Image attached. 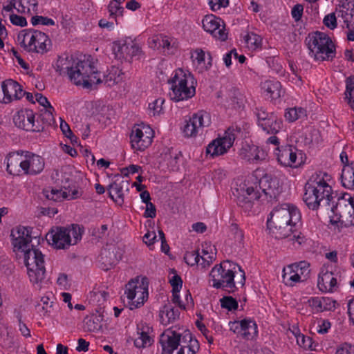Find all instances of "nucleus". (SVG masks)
<instances>
[{"instance_id":"nucleus-22","label":"nucleus","mask_w":354,"mask_h":354,"mask_svg":"<svg viewBox=\"0 0 354 354\" xmlns=\"http://www.w3.org/2000/svg\"><path fill=\"white\" fill-rule=\"evenodd\" d=\"M129 180L121 178L116 179L108 187L110 198L118 205H122L124 203V191L129 190Z\"/></svg>"},{"instance_id":"nucleus-59","label":"nucleus","mask_w":354,"mask_h":354,"mask_svg":"<svg viewBox=\"0 0 354 354\" xmlns=\"http://www.w3.org/2000/svg\"><path fill=\"white\" fill-rule=\"evenodd\" d=\"M228 4V0H209V5L213 11H217L221 8H225Z\"/></svg>"},{"instance_id":"nucleus-52","label":"nucleus","mask_w":354,"mask_h":354,"mask_svg":"<svg viewBox=\"0 0 354 354\" xmlns=\"http://www.w3.org/2000/svg\"><path fill=\"white\" fill-rule=\"evenodd\" d=\"M201 256L198 253V250L186 252L185 255V259L187 264L194 266L198 264L200 261Z\"/></svg>"},{"instance_id":"nucleus-28","label":"nucleus","mask_w":354,"mask_h":354,"mask_svg":"<svg viewBox=\"0 0 354 354\" xmlns=\"http://www.w3.org/2000/svg\"><path fill=\"white\" fill-rule=\"evenodd\" d=\"M310 307L317 313L335 308L336 301L329 297H312L308 299Z\"/></svg>"},{"instance_id":"nucleus-36","label":"nucleus","mask_w":354,"mask_h":354,"mask_svg":"<svg viewBox=\"0 0 354 354\" xmlns=\"http://www.w3.org/2000/svg\"><path fill=\"white\" fill-rule=\"evenodd\" d=\"M98 71L101 73L99 70ZM122 74V71L118 68H112L111 71L107 75H102V74H100L101 82H99V84L104 82L107 86H112L122 80V77H120ZM95 84H98V83Z\"/></svg>"},{"instance_id":"nucleus-13","label":"nucleus","mask_w":354,"mask_h":354,"mask_svg":"<svg viewBox=\"0 0 354 354\" xmlns=\"http://www.w3.org/2000/svg\"><path fill=\"white\" fill-rule=\"evenodd\" d=\"M32 228L30 227L17 226L12 230L11 237L15 251L24 250L31 247L30 243L33 239Z\"/></svg>"},{"instance_id":"nucleus-62","label":"nucleus","mask_w":354,"mask_h":354,"mask_svg":"<svg viewBox=\"0 0 354 354\" xmlns=\"http://www.w3.org/2000/svg\"><path fill=\"white\" fill-rule=\"evenodd\" d=\"M230 231L234 234V239L239 243H242L243 240V233L241 230H239L236 223H233L231 224Z\"/></svg>"},{"instance_id":"nucleus-63","label":"nucleus","mask_w":354,"mask_h":354,"mask_svg":"<svg viewBox=\"0 0 354 354\" xmlns=\"http://www.w3.org/2000/svg\"><path fill=\"white\" fill-rule=\"evenodd\" d=\"M10 20L12 24L21 27L25 26L27 24V21L25 17L15 14L10 15Z\"/></svg>"},{"instance_id":"nucleus-3","label":"nucleus","mask_w":354,"mask_h":354,"mask_svg":"<svg viewBox=\"0 0 354 354\" xmlns=\"http://www.w3.org/2000/svg\"><path fill=\"white\" fill-rule=\"evenodd\" d=\"M259 189L246 183H241L232 192L237 205L243 211L249 212L253 207L254 201L266 200L272 201L276 199L281 192L279 179L269 174H266L259 181Z\"/></svg>"},{"instance_id":"nucleus-45","label":"nucleus","mask_w":354,"mask_h":354,"mask_svg":"<svg viewBox=\"0 0 354 354\" xmlns=\"http://www.w3.org/2000/svg\"><path fill=\"white\" fill-rule=\"evenodd\" d=\"M345 99L351 108L354 109V77H349L346 79Z\"/></svg>"},{"instance_id":"nucleus-31","label":"nucleus","mask_w":354,"mask_h":354,"mask_svg":"<svg viewBox=\"0 0 354 354\" xmlns=\"http://www.w3.org/2000/svg\"><path fill=\"white\" fill-rule=\"evenodd\" d=\"M103 315L101 314H92L84 319V328L88 332H97L102 328L101 322Z\"/></svg>"},{"instance_id":"nucleus-40","label":"nucleus","mask_w":354,"mask_h":354,"mask_svg":"<svg viewBox=\"0 0 354 354\" xmlns=\"http://www.w3.org/2000/svg\"><path fill=\"white\" fill-rule=\"evenodd\" d=\"M292 268L295 269V272L298 274L300 281L306 280L310 275V263L303 261L299 263H292Z\"/></svg>"},{"instance_id":"nucleus-12","label":"nucleus","mask_w":354,"mask_h":354,"mask_svg":"<svg viewBox=\"0 0 354 354\" xmlns=\"http://www.w3.org/2000/svg\"><path fill=\"white\" fill-rule=\"evenodd\" d=\"M153 131L148 127L134 126L131 136V144L133 149L144 151L152 142Z\"/></svg>"},{"instance_id":"nucleus-5","label":"nucleus","mask_w":354,"mask_h":354,"mask_svg":"<svg viewBox=\"0 0 354 354\" xmlns=\"http://www.w3.org/2000/svg\"><path fill=\"white\" fill-rule=\"evenodd\" d=\"M82 239V230L77 225L71 227H54L46 236L47 242L54 248L65 250L75 245Z\"/></svg>"},{"instance_id":"nucleus-54","label":"nucleus","mask_w":354,"mask_h":354,"mask_svg":"<svg viewBox=\"0 0 354 354\" xmlns=\"http://www.w3.org/2000/svg\"><path fill=\"white\" fill-rule=\"evenodd\" d=\"M31 23L33 26H36L37 24H42L45 26L55 25V21L52 19L38 15L32 17Z\"/></svg>"},{"instance_id":"nucleus-50","label":"nucleus","mask_w":354,"mask_h":354,"mask_svg":"<svg viewBox=\"0 0 354 354\" xmlns=\"http://www.w3.org/2000/svg\"><path fill=\"white\" fill-rule=\"evenodd\" d=\"M108 10L111 17H114L117 15L122 16L124 8L121 6L120 3L112 0L108 6Z\"/></svg>"},{"instance_id":"nucleus-29","label":"nucleus","mask_w":354,"mask_h":354,"mask_svg":"<svg viewBox=\"0 0 354 354\" xmlns=\"http://www.w3.org/2000/svg\"><path fill=\"white\" fill-rule=\"evenodd\" d=\"M179 311L171 304H165L159 312V318L160 323L164 326L174 322L179 318Z\"/></svg>"},{"instance_id":"nucleus-7","label":"nucleus","mask_w":354,"mask_h":354,"mask_svg":"<svg viewBox=\"0 0 354 354\" xmlns=\"http://www.w3.org/2000/svg\"><path fill=\"white\" fill-rule=\"evenodd\" d=\"M129 308L133 310L142 306L148 298V281L146 277L131 279L125 286Z\"/></svg>"},{"instance_id":"nucleus-55","label":"nucleus","mask_w":354,"mask_h":354,"mask_svg":"<svg viewBox=\"0 0 354 354\" xmlns=\"http://www.w3.org/2000/svg\"><path fill=\"white\" fill-rule=\"evenodd\" d=\"M171 40L167 36L162 35H157L149 39L150 44H170Z\"/></svg>"},{"instance_id":"nucleus-48","label":"nucleus","mask_w":354,"mask_h":354,"mask_svg":"<svg viewBox=\"0 0 354 354\" xmlns=\"http://www.w3.org/2000/svg\"><path fill=\"white\" fill-rule=\"evenodd\" d=\"M41 114L39 118L43 122L44 124L50 125L54 122L53 112H55L54 108L52 106V110L49 108L44 109L41 111Z\"/></svg>"},{"instance_id":"nucleus-51","label":"nucleus","mask_w":354,"mask_h":354,"mask_svg":"<svg viewBox=\"0 0 354 354\" xmlns=\"http://www.w3.org/2000/svg\"><path fill=\"white\" fill-rule=\"evenodd\" d=\"M244 41L248 44H261L262 37L254 32H246L243 36Z\"/></svg>"},{"instance_id":"nucleus-6","label":"nucleus","mask_w":354,"mask_h":354,"mask_svg":"<svg viewBox=\"0 0 354 354\" xmlns=\"http://www.w3.org/2000/svg\"><path fill=\"white\" fill-rule=\"evenodd\" d=\"M21 253L30 280L35 283L41 282L44 279L46 273L44 254L34 248L33 245Z\"/></svg>"},{"instance_id":"nucleus-21","label":"nucleus","mask_w":354,"mask_h":354,"mask_svg":"<svg viewBox=\"0 0 354 354\" xmlns=\"http://www.w3.org/2000/svg\"><path fill=\"white\" fill-rule=\"evenodd\" d=\"M7 171L14 176H19L23 171L24 163V151L19 150L10 152L6 156Z\"/></svg>"},{"instance_id":"nucleus-41","label":"nucleus","mask_w":354,"mask_h":354,"mask_svg":"<svg viewBox=\"0 0 354 354\" xmlns=\"http://www.w3.org/2000/svg\"><path fill=\"white\" fill-rule=\"evenodd\" d=\"M43 193L47 199L53 201H62L68 197V195L67 196L66 191L53 188L50 189H44Z\"/></svg>"},{"instance_id":"nucleus-44","label":"nucleus","mask_w":354,"mask_h":354,"mask_svg":"<svg viewBox=\"0 0 354 354\" xmlns=\"http://www.w3.org/2000/svg\"><path fill=\"white\" fill-rule=\"evenodd\" d=\"M138 337L134 339V345L136 347L142 348L151 345L153 339L147 332H138Z\"/></svg>"},{"instance_id":"nucleus-56","label":"nucleus","mask_w":354,"mask_h":354,"mask_svg":"<svg viewBox=\"0 0 354 354\" xmlns=\"http://www.w3.org/2000/svg\"><path fill=\"white\" fill-rule=\"evenodd\" d=\"M324 24L331 30L337 27V18L334 12L326 15L323 20Z\"/></svg>"},{"instance_id":"nucleus-53","label":"nucleus","mask_w":354,"mask_h":354,"mask_svg":"<svg viewBox=\"0 0 354 354\" xmlns=\"http://www.w3.org/2000/svg\"><path fill=\"white\" fill-rule=\"evenodd\" d=\"M171 272L174 276L169 279V282L172 286V292H180L183 284L181 277L176 274L174 270H172Z\"/></svg>"},{"instance_id":"nucleus-18","label":"nucleus","mask_w":354,"mask_h":354,"mask_svg":"<svg viewBox=\"0 0 354 354\" xmlns=\"http://www.w3.org/2000/svg\"><path fill=\"white\" fill-rule=\"evenodd\" d=\"M23 171L26 175H37L41 173L45 165L42 157L30 151H24V163Z\"/></svg>"},{"instance_id":"nucleus-43","label":"nucleus","mask_w":354,"mask_h":354,"mask_svg":"<svg viewBox=\"0 0 354 354\" xmlns=\"http://www.w3.org/2000/svg\"><path fill=\"white\" fill-rule=\"evenodd\" d=\"M37 0H18L17 10L20 12H30L31 10L37 12Z\"/></svg>"},{"instance_id":"nucleus-10","label":"nucleus","mask_w":354,"mask_h":354,"mask_svg":"<svg viewBox=\"0 0 354 354\" xmlns=\"http://www.w3.org/2000/svg\"><path fill=\"white\" fill-rule=\"evenodd\" d=\"M240 128L229 127L222 138L212 140L206 148L207 154L212 157L218 156L225 153L233 145L236 133L240 132Z\"/></svg>"},{"instance_id":"nucleus-15","label":"nucleus","mask_w":354,"mask_h":354,"mask_svg":"<svg viewBox=\"0 0 354 354\" xmlns=\"http://www.w3.org/2000/svg\"><path fill=\"white\" fill-rule=\"evenodd\" d=\"M203 27L204 30L210 32L215 38L224 41L227 38L225 26L221 18L213 15H206L203 19Z\"/></svg>"},{"instance_id":"nucleus-23","label":"nucleus","mask_w":354,"mask_h":354,"mask_svg":"<svg viewBox=\"0 0 354 354\" xmlns=\"http://www.w3.org/2000/svg\"><path fill=\"white\" fill-rule=\"evenodd\" d=\"M336 46H308L309 55L317 61L332 60L335 57Z\"/></svg>"},{"instance_id":"nucleus-39","label":"nucleus","mask_w":354,"mask_h":354,"mask_svg":"<svg viewBox=\"0 0 354 354\" xmlns=\"http://www.w3.org/2000/svg\"><path fill=\"white\" fill-rule=\"evenodd\" d=\"M191 58L192 60H196L198 65L204 64L206 70H208L212 66V57L207 53V62H205V52L201 48H196L192 54Z\"/></svg>"},{"instance_id":"nucleus-16","label":"nucleus","mask_w":354,"mask_h":354,"mask_svg":"<svg viewBox=\"0 0 354 354\" xmlns=\"http://www.w3.org/2000/svg\"><path fill=\"white\" fill-rule=\"evenodd\" d=\"M187 334L181 339V335L174 330H168L161 335L160 342L163 351L167 354H174L175 350H178L180 344L186 343Z\"/></svg>"},{"instance_id":"nucleus-14","label":"nucleus","mask_w":354,"mask_h":354,"mask_svg":"<svg viewBox=\"0 0 354 354\" xmlns=\"http://www.w3.org/2000/svg\"><path fill=\"white\" fill-rule=\"evenodd\" d=\"M258 124L268 133L276 134L282 128V121L274 113L258 110L257 113Z\"/></svg>"},{"instance_id":"nucleus-9","label":"nucleus","mask_w":354,"mask_h":354,"mask_svg":"<svg viewBox=\"0 0 354 354\" xmlns=\"http://www.w3.org/2000/svg\"><path fill=\"white\" fill-rule=\"evenodd\" d=\"M267 224H281L282 223H293L297 225L301 221V213L294 205L283 204L275 207L270 213Z\"/></svg>"},{"instance_id":"nucleus-38","label":"nucleus","mask_w":354,"mask_h":354,"mask_svg":"<svg viewBox=\"0 0 354 354\" xmlns=\"http://www.w3.org/2000/svg\"><path fill=\"white\" fill-rule=\"evenodd\" d=\"M282 277L287 286H292L295 283L300 282L299 277L295 272V269L292 268V264L283 268Z\"/></svg>"},{"instance_id":"nucleus-1","label":"nucleus","mask_w":354,"mask_h":354,"mask_svg":"<svg viewBox=\"0 0 354 354\" xmlns=\"http://www.w3.org/2000/svg\"><path fill=\"white\" fill-rule=\"evenodd\" d=\"M331 177L326 172L313 174L305 185L303 200L312 210L321 208L332 224L341 223L348 227L354 226V198L344 195L335 201L328 182Z\"/></svg>"},{"instance_id":"nucleus-42","label":"nucleus","mask_w":354,"mask_h":354,"mask_svg":"<svg viewBox=\"0 0 354 354\" xmlns=\"http://www.w3.org/2000/svg\"><path fill=\"white\" fill-rule=\"evenodd\" d=\"M285 118L290 122H295L299 118H304L306 116V111L303 108H290L286 109L285 113Z\"/></svg>"},{"instance_id":"nucleus-26","label":"nucleus","mask_w":354,"mask_h":354,"mask_svg":"<svg viewBox=\"0 0 354 354\" xmlns=\"http://www.w3.org/2000/svg\"><path fill=\"white\" fill-rule=\"evenodd\" d=\"M336 12L338 17L343 19L346 28L350 29L354 26V3L351 0H347L343 2Z\"/></svg>"},{"instance_id":"nucleus-35","label":"nucleus","mask_w":354,"mask_h":354,"mask_svg":"<svg viewBox=\"0 0 354 354\" xmlns=\"http://www.w3.org/2000/svg\"><path fill=\"white\" fill-rule=\"evenodd\" d=\"M306 44H333L335 41L325 32H315L306 38Z\"/></svg>"},{"instance_id":"nucleus-57","label":"nucleus","mask_w":354,"mask_h":354,"mask_svg":"<svg viewBox=\"0 0 354 354\" xmlns=\"http://www.w3.org/2000/svg\"><path fill=\"white\" fill-rule=\"evenodd\" d=\"M26 52H33L44 54L50 50L47 46H21Z\"/></svg>"},{"instance_id":"nucleus-33","label":"nucleus","mask_w":354,"mask_h":354,"mask_svg":"<svg viewBox=\"0 0 354 354\" xmlns=\"http://www.w3.org/2000/svg\"><path fill=\"white\" fill-rule=\"evenodd\" d=\"M341 180L342 185L348 189H354V162L350 165H345L342 171Z\"/></svg>"},{"instance_id":"nucleus-24","label":"nucleus","mask_w":354,"mask_h":354,"mask_svg":"<svg viewBox=\"0 0 354 354\" xmlns=\"http://www.w3.org/2000/svg\"><path fill=\"white\" fill-rule=\"evenodd\" d=\"M279 153L277 155V160L281 165L285 167H297L299 162H297V149L291 146L286 145L282 147L281 149L277 148Z\"/></svg>"},{"instance_id":"nucleus-11","label":"nucleus","mask_w":354,"mask_h":354,"mask_svg":"<svg viewBox=\"0 0 354 354\" xmlns=\"http://www.w3.org/2000/svg\"><path fill=\"white\" fill-rule=\"evenodd\" d=\"M210 124L209 114L206 111H199L186 121V124L183 127L184 135L187 138H194L198 134H202L204 129Z\"/></svg>"},{"instance_id":"nucleus-37","label":"nucleus","mask_w":354,"mask_h":354,"mask_svg":"<svg viewBox=\"0 0 354 354\" xmlns=\"http://www.w3.org/2000/svg\"><path fill=\"white\" fill-rule=\"evenodd\" d=\"M227 100L229 106L234 109H240L243 105V96L237 88H232L228 91Z\"/></svg>"},{"instance_id":"nucleus-32","label":"nucleus","mask_w":354,"mask_h":354,"mask_svg":"<svg viewBox=\"0 0 354 354\" xmlns=\"http://www.w3.org/2000/svg\"><path fill=\"white\" fill-rule=\"evenodd\" d=\"M262 88L272 100L279 99L283 93L281 83L274 80L264 82L262 84Z\"/></svg>"},{"instance_id":"nucleus-30","label":"nucleus","mask_w":354,"mask_h":354,"mask_svg":"<svg viewBox=\"0 0 354 354\" xmlns=\"http://www.w3.org/2000/svg\"><path fill=\"white\" fill-rule=\"evenodd\" d=\"M270 233L278 239L288 237L291 233H293L292 227H295L293 223H282L281 224H267Z\"/></svg>"},{"instance_id":"nucleus-27","label":"nucleus","mask_w":354,"mask_h":354,"mask_svg":"<svg viewBox=\"0 0 354 354\" xmlns=\"http://www.w3.org/2000/svg\"><path fill=\"white\" fill-rule=\"evenodd\" d=\"M118 261L119 259L116 255L115 247L104 248L102 250L99 257V263L102 269L109 270Z\"/></svg>"},{"instance_id":"nucleus-25","label":"nucleus","mask_w":354,"mask_h":354,"mask_svg":"<svg viewBox=\"0 0 354 354\" xmlns=\"http://www.w3.org/2000/svg\"><path fill=\"white\" fill-rule=\"evenodd\" d=\"M337 279L331 271L322 269L318 277L317 286L322 292H333L337 287Z\"/></svg>"},{"instance_id":"nucleus-34","label":"nucleus","mask_w":354,"mask_h":354,"mask_svg":"<svg viewBox=\"0 0 354 354\" xmlns=\"http://www.w3.org/2000/svg\"><path fill=\"white\" fill-rule=\"evenodd\" d=\"M186 343L180 344V347L176 354H196L199 350V343L196 339L192 337L191 334H187Z\"/></svg>"},{"instance_id":"nucleus-8","label":"nucleus","mask_w":354,"mask_h":354,"mask_svg":"<svg viewBox=\"0 0 354 354\" xmlns=\"http://www.w3.org/2000/svg\"><path fill=\"white\" fill-rule=\"evenodd\" d=\"M209 277L212 281L214 288H223L229 292L234 291V272L231 269L226 268L225 262L216 265L212 269Z\"/></svg>"},{"instance_id":"nucleus-46","label":"nucleus","mask_w":354,"mask_h":354,"mask_svg":"<svg viewBox=\"0 0 354 354\" xmlns=\"http://www.w3.org/2000/svg\"><path fill=\"white\" fill-rule=\"evenodd\" d=\"M34 30H24L18 35V41L20 44H35L33 43Z\"/></svg>"},{"instance_id":"nucleus-2","label":"nucleus","mask_w":354,"mask_h":354,"mask_svg":"<svg viewBox=\"0 0 354 354\" xmlns=\"http://www.w3.org/2000/svg\"><path fill=\"white\" fill-rule=\"evenodd\" d=\"M97 64V60L90 55L84 57V59L62 56L59 57L55 68L60 75L68 76L73 84L88 88L91 83L101 82Z\"/></svg>"},{"instance_id":"nucleus-49","label":"nucleus","mask_w":354,"mask_h":354,"mask_svg":"<svg viewBox=\"0 0 354 354\" xmlns=\"http://www.w3.org/2000/svg\"><path fill=\"white\" fill-rule=\"evenodd\" d=\"M220 302L222 308H226L230 311L238 308L237 301L230 296L223 297L220 299Z\"/></svg>"},{"instance_id":"nucleus-64","label":"nucleus","mask_w":354,"mask_h":354,"mask_svg":"<svg viewBox=\"0 0 354 354\" xmlns=\"http://www.w3.org/2000/svg\"><path fill=\"white\" fill-rule=\"evenodd\" d=\"M108 230L107 225H102L100 227H94L92 230V236H94L98 239H102L106 235V232Z\"/></svg>"},{"instance_id":"nucleus-60","label":"nucleus","mask_w":354,"mask_h":354,"mask_svg":"<svg viewBox=\"0 0 354 354\" xmlns=\"http://www.w3.org/2000/svg\"><path fill=\"white\" fill-rule=\"evenodd\" d=\"M335 354H354V346L348 343L342 344L337 348Z\"/></svg>"},{"instance_id":"nucleus-4","label":"nucleus","mask_w":354,"mask_h":354,"mask_svg":"<svg viewBox=\"0 0 354 354\" xmlns=\"http://www.w3.org/2000/svg\"><path fill=\"white\" fill-rule=\"evenodd\" d=\"M171 91L169 95L171 100L179 102L187 100L194 96L196 84L193 75L178 68L175 71L174 77L169 80Z\"/></svg>"},{"instance_id":"nucleus-61","label":"nucleus","mask_w":354,"mask_h":354,"mask_svg":"<svg viewBox=\"0 0 354 354\" xmlns=\"http://www.w3.org/2000/svg\"><path fill=\"white\" fill-rule=\"evenodd\" d=\"M293 333L297 337V344L304 348H308L311 350H313L312 346L310 344L311 339L310 337L306 338V337L304 335L299 334L298 335L293 332Z\"/></svg>"},{"instance_id":"nucleus-17","label":"nucleus","mask_w":354,"mask_h":354,"mask_svg":"<svg viewBox=\"0 0 354 354\" xmlns=\"http://www.w3.org/2000/svg\"><path fill=\"white\" fill-rule=\"evenodd\" d=\"M230 330L244 339H252L257 333V324L250 319L230 322Z\"/></svg>"},{"instance_id":"nucleus-20","label":"nucleus","mask_w":354,"mask_h":354,"mask_svg":"<svg viewBox=\"0 0 354 354\" xmlns=\"http://www.w3.org/2000/svg\"><path fill=\"white\" fill-rule=\"evenodd\" d=\"M239 156L242 160L251 163H257L265 160L267 157L266 152L259 149V147L245 143L239 151Z\"/></svg>"},{"instance_id":"nucleus-58","label":"nucleus","mask_w":354,"mask_h":354,"mask_svg":"<svg viewBox=\"0 0 354 354\" xmlns=\"http://www.w3.org/2000/svg\"><path fill=\"white\" fill-rule=\"evenodd\" d=\"M48 40V37L44 32L35 30L33 38V43L35 44H46Z\"/></svg>"},{"instance_id":"nucleus-19","label":"nucleus","mask_w":354,"mask_h":354,"mask_svg":"<svg viewBox=\"0 0 354 354\" xmlns=\"http://www.w3.org/2000/svg\"><path fill=\"white\" fill-rule=\"evenodd\" d=\"M14 122L19 128L30 131H39L40 127L35 123V114L30 109L21 110L14 117Z\"/></svg>"},{"instance_id":"nucleus-47","label":"nucleus","mask_w":354,"mask_h":354,"mask_svg":"<svg viewBox=\"0 0 354 354\" xmlns=\"http://www.w3.org/2000/svg\"><path fill=\"white\" fill-rule=\"evenodd\" d=\"M128 47L129 46H113L112 51L115 58L119 60L127 59L130 55Z\"/></svg>"}]
</instances>
